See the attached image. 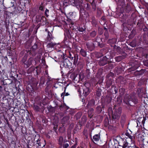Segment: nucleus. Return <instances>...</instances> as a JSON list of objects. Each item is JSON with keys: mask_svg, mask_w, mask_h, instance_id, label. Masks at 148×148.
Wrapping results in <instances>:
<instances>
[{"mask_svg": "<svg viewBox=\"0 0 148 148\" xmlns=\"http://www.w3.org/2000/svg\"><path fill=\"white\" fill-rule=\"evenodd\" d=\"M27 56L25 55L23 58L22 60V62L23 63L27 61Z\"/></svg>", "mask_w": 148, "mask_h": 148, "instance_id": "a18cd8bd", "label": "nucleus"}, {"mask_svg": "<svg viewBox=\"0 0 148 148\" xmlns=\"http://www.w3.org/2000/svg\"><path fill=\"white\" fill-rule=\"evenodd\" d=\"M69 146V143H66V142L64 143L62 145L63 148H68Z\"/></svg>", "mask_w": 148, "mask_h": 148, "instance_id": "c03bdc74", "label": "nucleus"}, {"mask_svg": "<svg viewBox=\"0 0 148 148\" xmlns=\"http://www.w3.org/2000/svg\"><path fill=\"white\" fill-rule=\"evenodd\" d=\"M53 37L51 33L49 31H48V36H47V40L49 41H51L53 39Z\"/></svg>", "mask_w": 148, "mask_h": 148, "instance_id": "5701e85b", "label": "nucleus"}, {"mask_svg": "<svg viewBox=\"0 0 148 148\" xmlns=\"http://www.w3.org/2000/svg\"><path fill=\"white\" fill-rule=\"evenodd\" d=\"M29 82V84L32 87L36 86L38 84V83L36 81V79L33 77L31 78Z\"/></svg>", "mask_w": 148, "mask_h": 148, "instance_id": "dca6fc26", "label": "nucleus"}, {"mask_svg": "<svg viewBox=\"0 0 148 148\" xmlns=\"http://www.w3.org/2000/svg\"><path fill=\"white\" fill-rule=\"evenodd\" d=\"M101 19L102 20H103L104 22L106 21V18L105 16H103L101 18Z\"/></svg>", "mask_w": 148, "mask_h": 148, "instance_id": "bf43d9fd", "label": "nucleus"}, {"mask_svg": "<svg viewBox=\"0 0 148 148\" xmlns=\"http://www.w3.org/2000/svg\"><path fill=\"white\" fill-rule=\"evenodd\" d=\"M68 142L65 139H64V138L62 136H60L58 139V144L60 146H62L63 144Z\"/></svg>", "mask_w": 148, "mask_h": 148, "instance_id": "9b49d317", "label": "nucleus"}, {"mask_svg": "<svg viewBox=\"0 0 148 148\" xmlns=\"http://www.w3.org/2000/svg\"><path fill=\"white\" fill-rule=\"evenodd\" d=\"M66 88L65 87V90H64V92L62 93L61 94V97H62L63 99V98L64 96H68L69 95V93H68V92H67V93L65 92V91H66Z\"/></svg>", "mask_w": 148, "mask_h": 148, "instance_id": "7c9ffc66", "label": "nucleus"}, {"mask_svg": "<svg viewBox=\"0 0 148 148\" xmlns=\"http://www.w3.org/2000/svg\"><path fill=\"white\" fill-rule=\"evenodd\" d=\"M131 10V8L130 6L129 5L127 4L126 6V10L127 12H128L129 11Z\"/></svg>", "mask_w": 148, "mask_h": 148, "instance_id": "37998d69", "label": "nucleus"}, {"mask_svg": "<svg viewBox=\"0 0 148 148\" xmlns=\"http://www.w3.org/2000/svg\"><path fill=\"white\" fill-rule=\"evenodd\" d=\"M86 4L87 5V7H86V9L87 10H89L90 9V8L88 7V6L89 5V4L88 3H87Z\"/></svg>", "mask_w": 148, "mask_h": 148, "instance_id": "052dcab7", "label": "nucleus"}, {"mask_svg": "<svg viewBox=\"0 0 148 148\" xmlns=\"http://www.w3.org/2000/svg\"><path fill=\"white\" fill-rule=\"evenodd\" d=\"M104 36L106 39H107L108 38L109 34L108 32L107 31H106L104 33Z\"/></svg>", "mask_w": 148, "mask_h": 148, "instance_id": "49530a36", "label": "nucleus"}, {"mask_svg": "<svg viewBox=\"0 0 148 148\" xmlns=\"http://www.w3.org/2000/svg\"><path fill=\"white\" fill-rule=\"evenodd\" d=\"M83 133L85 136H87V130H84Z\"/></svg>", "mask_w": 148, "mask_h": 148, "instance_id": "5fc2aeb1", "label": "nucleus"}, {"mask_svg": "<svg viewBox=\"0 0 148 148\" xmlns=\"http://www.w3.org/2000/svg\"><path fill=\"white\" fill-rule=\"evenodd\" d=\"M125 56H119L116 57V60L118 62L121 61L122 60L125 58Z\"/></svg>", "mask_w": 148, "mask_h": 148, "instance_id": "c9c22d12", "label": "nucleus"}, {"mask_svg": "<svg viewBox=\"0 0 148 148\" xmlns=\"http://www.w3.org/2000/svg\"><path fill=\"white\" fill-rule=\"evenodd\" d=\"M132 141V143L130 144V146H129L128 147H134L135 148H139L138 147H137L134 144L135 142H134V141L132 140V141Z\"/></svg>", "mask_w": 148, "mask_h": 148, "instance_id": "58836bf2", "label": "nucleus"}, {"mask_svg": "<svg viewBox=\"0 0 148 148\" xmlns=\"http://www.w3.org/2000/svg\"><path fill=\"white\" fill-rule=\"evenodd\" d=\"M56 45V43H53L52 42H51L48 44L47 47L48 48H53Z\"/></svg>", "mask_w": 148, "mask_h": 148, "instance_id": "2f4dec72", "label": "nucleus"}, {"mask_svg": "<svg viewBox=\"0 0 148 148\" xmlns=\"http://www.w3.org/2000/svg\"><path fill=\"white\" fill-rule=\"evenodd\" d=\"M118 136H116L115 138H113V141L112 142V144H114V145L113 146L114 147H117L118 148V145H119V140L117 139L118 138Z\"/></svg>", "mask_w": 148, "mask_h": 148, "instance_id": "f3484780", "label": "nucleus"}, {"mask_svg": "<svg viewBox=\"0 0 148 148\" xmlns=\"http://www.w3.org/2000/svg\"><path fill=\"white\" fill-rule=\"evenodd\" d=\"M135 35V34H132V32H131V33L130 35V36H132V37H133Z\"/></svg>", "mask_w": 148, "mask_h": 148, "instance_id": "0e129e2a", "label": "nucleus"}, {"mask_svg": "<svg viewBox=\"0 0 148 148\" xmlns=\"http://www.w3.org/2000/svg\"><path fill=\"white\" fill-rule=\"evenodd\" d=\"M127 144L126 143L124 145L122 146V148H128V147H127Z\"/></svg>", "mask_w": 148, "mask_h": 148, "instance_id": "680f3d73", "label": "nucleus"}, {"mask_svg": "<svg viewBox=\"0 0 148 148\" xmlns=\"http://www.w3.org/2000/svg\"><path fill=\"white\" fill-rule=\"evenodd\" d=\"M14 11H14H10V10H5L4 13V14H5L7 15H9L11 14H16V12Z\"/></svg>", "mask_w": 148, "mask_h": 148, "instance_id": "393cba45", "label": "nucleus"}, {"mask_svg": "<svg viewBox=\"0 0 148 148\" xmlns=\"http://www.w3.org/2000/svg\"><path fill=\"white\" fill-rule=\"evenodd\" d=\"M143 30L144 32H147L148 31V29L146 26H144L143 28Z\"/></svg>", "mask_w": 148, "mask_h": 148, "instance_id": "4d7b16f0", "label": "nucleus"}, {"mask_svg": "<svg viewBox=\"0 0 148 148\" xmlns=\"http://www.w3.org/2000/svg\"><path fill=\"white\" fill-rule=\"evenodd\" d=\"M138 40L139 41V43L138 44V45H139L141 43V41H142V39H141L140 37V38H138Z\"/></svg>", "mask_w": 148, "mask_h": 148, "instance_id": "69168bd1", "label": "nucleus"}, {"mask_svg": "<svg viewBox=\"0 0 148 148\" xmlns=\"http://www.w3.org/2000/svg\"><path fill=\"white\" fill-rule=\"evenodd\" d=\"M81 119L82 121L84 122H86L87 120V118L85 116H83Z\"/></svg>", "mask_w": 148, "mask_h": 148, "instance_id": "09e8293b", "label": "nucleus"}, {"mask_svg": "<svg viewBox=\"0 0 148 148\" xmlns=\"http://www.w3.org/2000/svg\"><path fill=\"white\" fill-rule=\"evenodd\" d=\"M112 93L116 94L117 92L118 89L115 86H112Z\"/></svg>", "mask_w": 148, "mask_h": 148, "instance_id": "c756f323", "label": "nucleus"}, {"mask_svg": "<svg viewBox=\"0 0 148 148\" xmlns=\"http://www.w3.org/2000/svg\"><path fill=\"white\" fill-rule=\"evenodd\" d=\"M90 70L88 69H87L86 71V74L88 78L90 77Z\"/></svg>", "mask_w": 148, "mask_h": 148, "instance_id": "4c0bfd02", "label": "nucleus"}, {"mask_svg": "<svg viewBox=\"0 0 148 148\" xmlns=\"http://www.w3.org/2000/svg\"><path fill=\"white\" fill-rule=\"evenodd\" d=\"M34 110L36 112H39L40 108L38 106L34 105L33 107Z\"/></svg>", "mask_w": 148, "mask_h": 148, "instance_id": "f704fd0d", "label": "nucleus"}, {"mask_svg": "<svg viewBox=\"0 0 148 148\" xmlns=\"http://www.w3.org/2000/svg\"><path fill=\"white\" fill-rule=\"evenodd\" d=\"M97 34V31L95 30L91 31L89 32V36L91 38H94Z\"/></svg>", "mask_w": 148, "mask_h": 148, "instance_id": "412c9836", "label": "nucleus"}, {"mask_svg": "<svg viewBox=\"0 0 148 148\" xmlns=\"http://www.w3.org/2000/svg\"><path fill=\"white\" fill-rule=\"evenodd\" d=\"M37 48V46L36 45L34 44L32 47V49H34V50L36 49Z\"/></svg>", "mask_w": 148, "mask_h": 148, "instance_id": "13d9d810", "label": "nucleus"}, {"mask_svg": "<svg viewBox=\"0 0 148 148\" xmlns=\"http://www.w3.org/2000/svg\"><path fill=\"white\" fill-rule=\"evenodd\" d=\"M103 30L102 28L99 27L98 28V32L100 35L102 34L103 33Z\"/></svg>", "mask_w": 148, "mask_h": 148, "instance_id": "a19ab883", "label": "nucleus"}, {"mask_svg": "<svg viewBox=\"0 0 148 148\" xmlns=\"http://www.w3.org/2000/svg\"><path fill=\"white\" fill-rule=\"evenodd\" d=\"M111 111V108H110V107H109L108 108V111L109 114H110V113Z\"/></svg>", "mask_w": 148, "mask_h": 148, "instance_id": "338daca9", "label": "nucleus"}, {"mask_svg": "<svg viewBox=\"0 0 148 148\" xmlns=\"http://www.w3.org/2000/svg\"><path fill=\"white\" fill-rule=\"evenodd\" d=\"M80 54L83 57H86L87 55L86 51V50L83 48H81L80 51Z\"/></svg>", "mask_w": 148, "mask_h": 148, "instance_id": "aec40b11", "label": "nucleus"}, {"mask_svg": "<svg viewBox=\"0 0 148 148\" xmlns=\"http://www.w3.org/2000/svg\"><path fill=\"white\" fill-rule=\"evenodd\" d=\"M105 126L106 127H108L109 130H111V126L109 125V121L108 119H106L104 123Z\"/></svg>", "mask_w": 148, "mask_h": 148, "instance_id": "cd10ccee", "label": "nucleus"}, {"mask_svg": "<svg viewBox=\"0 0 148 148\" xmlns=\"http://www.w3.org/2000/svg\"><path fill=\"white\" fill-rule=\"evenodd\" d=\"M124 102L128 106H133L138 102V100L135 96H125L123 100Z\"/></svg>", "mask_w": 148, "mask_h": 148, "instance_id": "7ed1b4c3", "label": "nucleus"}, {"mask_svg": "<svg viewBox=\"0 0 148 148\" xmlns=\"http://www.w3.org/2000/svg\"><path fill=\"white\" fill-rule=\"evenodd\" d=\"M90 2L91 3L92 7V9L94 11L96 10V2H97V1H90Z\"/></svg>", "mask_w": 148, "mask_h": 148, "instance_id": "4be33fe9", "label": "nucleus"}, {"mask_svg": "<svg viewBox=\"0 0 148 148\" xmlns=\"http://www.w3.org/2000/svg\"><path fill=\"white\" fill-rule=\"evenodd\" d=\"M104 106L102 104L101 106H99L97 107L96 110L97 112L99 113H101L102 111V109H104Z\"/></svg>", "mask_w": 148, "mask_h": 148, "instance_id": "a211bd4d", "label": "nucleus"}, {"mask_svg": "<svg viewBox=\"0 0 148 148\" xmlns=\"http://www.w3.org/2000/svg\"><path fill=\"white\" fill-rule=\"evenodd\" d=\"M86 45L88 49L91 51H92L94 49L95 45L93 43L87 42L86 43Z\"/></svg>", "mask_w": 148, "mask_h": 148, "instance_id": "2eb2a0df", "label": "nucleus"}, {"mask_svg": "<svg viewBox=\"0 0 148 148\" xmlns=\"http://www.w3.org/2000/svg\"><path fill=\"white\" fill-rule=\"evenodd\" d=\"M40 21L42 23H44L46 24L47 22V21L45 17L43 16H42L41 18V20H40Z\"/></svg>", "mask_w": 148, "mask_h": 148, "instance_id": "473e14b6", "label": "nucleus"}, {"mask_svg": "<svg viewBox=\"0 0 148 148\" xmlns=\"http://www.w3.org/2000/svg\"><path fill=\"white\" fill-rule=\"evenodd\" d=\"M69 119V117L66 116L64 117L62 119V122L63 124L65 123V121H67Z\"/></svg>", "mask_w": 148, "mask_h": 148, "instance_id": "e433bc0d", "label": "nucleus"}, {"mask_svg": "<svg viewBox=\"0 0 148 148\" xmlns=\"http://www.w3.org/2000/svg\"><path fill=\"white\" fill-rule=\"evenodd\" d=\"M94 109L93 108H91L88 111V116L90 118H92L93 115Z\"/></svg>", "mask_w": 148, "mask_h": 148, "instance_id": "b1692460", "label": "nucleus"}, {"mask_svg": "<svg viewBox=\"0 0 148 148\" xmlns=\"http://www.w3.org/2000/svg\"><path fill=\"white\" fill-rule=\"evenodd\" d=\"M137 93L139 97H142V100H143L144 103H145V102L144 99L145 98L144 97L143 98V95H145V92L143 88L141 87L138 88L137 89Z\"/></svg>", "mask_w": 148, "mask_h": 148, "instance_id": "1a4fd4ad", "label": "nucleus"}, {"mask_svg": "<svg viewBox=\"0 0 148 148\" xmlns=\"http://www.w3.org/2000/svg\"><path fill=\"white\" fill-rule=\"evenodd\" d=\"M33 59L32 57L30 58L27 61L25 62L24 64V66L25 68L29 67L32 64V62L33 61Z\"/></svg>", "mask_w": 148, "mask_h": 148, "instance_id": "ddd939ff", "label": "nucleus"}, {"mask_svg": "<svg viewBox=\"0 0 148 148\" xmlns=\"http://www.w3.org/2000/svg\"><path fill=\"white\" fill-rule=\"evenodd\" d=\"M121 108L120 107L116 109L114 113L112 114V123H114V124L113 126H112V130L113 134L115 133L116 132V126L118 124L116 122L120 118L121 113Z\"/></svg>", "mask_w": 148, "mask_h": 148, "instance_id": "f257e3e1", "label": "nucleus"}, {"mask_svg": "<svg viewBox=\"0 0 148 148\" xmlns=\"http://www.w3.org/2000/svg\"><path fill=\"white\" fill-rule=\"evenodd\" d=\"M103 12L102 10L99 8H97V16L98 17H99L101 15Z\"/></svg>", "mask_w": 148, "mask_h": 148, "instance_id": "c85d7f7f", "label": "nucleus"}, {"mask_svg": "<svg viewBox=\"0 0 148 148\" xmlns=\"http://www.w3.org/2000/svg\"><path fill=\"white\" fill-rule=\"evenodd\" d=\"M125 134L127 136H128V137L131 139V141L132 140L133 138L132 136L130 135V134H129V133H125Z\"/></svg>", "mask_w": 148, "mask_h": 148, "instance_id": "3c124183", "label": "nucleus"}, {"mask_svg": "<svg viewBox=\"0 0 148 148\" xmlns=\"http://www.w3.org/2000/svg\"><path fill=\"white\" fill-rule=\"evenodd\" d=\"M118 140H119V146H121V145H124L125 144L127 143L128 144V143L126 142V140L124 138H122L119 136H118V138H117Z\"/></svg>", "mask_w": 148, "mask_h": 148, "instance_id": "f8f14e48", "label": "nucleus"}, {"mask_svg": "<svg viewBox=\"0 0 148 148\" xmlns=\"http://www.w3.org/2000/svg\"><path fill=\"white\" fill-rule=\"evenodd\" d=\"M44 8V6H43L42 4V3L39 8V9L41 10H43Z\"/></svg>", "mask_w": 148, "mask_h": 148, "instance_id": "8fccbe9b", "label": "nucleus"}, {"mask_svg": "<svg viewBox=\"0 0 148 148\" xmlns=\"http://www.w3.org/2000/svg\"><path fill=\"white\" fill-rule=\"evenodd\" d=\"M64 56L62 57L63 60L61 62V66L65 68H72L73 66H72V62H71L67 58H65V57Z\"/></svg>", "mask_w": 148, "mask_h": 148, "instance_id": "39448f33", "label": "nucleus"}, {"mask_svg": "<svg viewBox=\"0 0 148 148\" xmlns=\"http://www.w3.org/2000/svg\"><path fill=\"white\" fill-rule=\"evenodd\" d=\"M66 105L64 104H61L60 107V108L61 110H63V109H66Z\"/></svg>", "mask_w": 148, "mask_h": 148, "instance_id": "79ce46f5", "label": "nucleus"}, {"mask_svg": "<svg viewBox=\"0 0 148 148\" xmlns=\"http://www.w3.org/2000/svg\"><path fill=\"white\" fill-rule=\"evenodd\" d=\"M69 57L71 60H73V64L74 65H76L77 64L78 59L77 54L72 52H69Z\"/></svg>", "mask_w": 148, "mask_h": 148, "instance_id": "0eeeda50", "label": "nucleus"}, {"mask_svg": "<svg viewBox=\"0 0 148 148\" xmlns=\"http://www.w3.org/2000/svg\"><path fill=\"white\" fill-rule=\"evenodd\" d=\"M110 76V74H108V75L107 76V82L106 86V88H107V91L108 94V96H107L106 97V98H108V99L107 102L110 105V102L111 101L110 89V88H109L111 85V82L110 81V78H109Z\"/></svg>", "mask_w": 148, "mask_h": 148, "instance_id": "20e7f679", "label": "nucleus"}, {"mask_svg": "<svg viewBox=\"0 0 148 148\" xmlns=\"http://www.w3.org/2000/svg\"><path fill=\"white\" fill-rule=\"evenodd\" d=\"M130 45L132 47H136L137 45H138V44L136 43L135 40H133L132 42L130 43Z\"/></svg>", "mask_w": 148, "mask_h": 148, "instance_id": "a878e982", "label": "nucleus"}, {"mask_svg": "<svg viewBox=\"0 0 148 148\" xmlns=\"http://www.w3.org/2000/svg\"><path fill=\"white\" fill-rule=\"evenodd\" d=\"M49 10H48L46 9L45 12V15L47 17H48V14H49Z\"/></svg>", "mask_w": 148, "mask_h": 148, "instance_id": "864d4df0", "label": "nucleus"}, {"mask_svg": "<svg viewBox=\"0 0 148 148\" xmlns=\"http://www.w3.org/2000/svg\"><path fill=\"white\" fill-rule=\"evenodd\" d=\"M90 92V90L88 87L84 86L83 88V95L86 97Z\"/></svg>", "mask_w": 148, "mask_h": 148, "instance_id": "4468645a", "label": "nucleus"}, {"mask_svg": "<svg viewBox=\"0 0 148 148\" xmlns=\"http://www.w3.org/2000/svg\"><path fill=\"white\" fill-rule=\"evenodd\" d=\"M125 121V116L122 115L121 117V122L122 123H124Z\"/></svg>", "mask_w": 148, "mask_h": 148, "instance_id": "ea45409f", "label": "nucleus"}, {"mask_svg": "<svg viewBox=\"0 0 148 148\" xmlns=\"http://www.w3.org/2000/svg\"><path fill=\"white\" fill-rule=\"evenodd\" d=\"M34 140L36 142V145L37 148H43L42 147H44L45 146V145L42 144L39 135H35Z\"/></svg>", "mask_w": 148, "mask_h": 148, "instance_id": "6e6552de", "label": "nucleus"}, {"mask_svg": "<svg viewBox=\"0 0 148 148\" xmlns=\"http://www.w3.org/2000/svg\"><path fill=\"white\" fill-rule=\"evenodd\" d=\"M97 95L99 97L100 96L101 93L99 92H97Z\"/></svg>", "mask_w": 148, "mask_h": 148, "instance_id": "774afa93", "label": "nucleus"}, {"mask_svg": "<svg viewBox=\"0 0 148 148\" xmlns=\"http://www.w3.org/2000/svg\"><path fill=\"white\" fill-rule=\"evenodd\" d=\"M114 51H115V52H118L119 53L121 52V49L119 47H117L115 45L114 46Z\"/></svg>", "mask_w": 148, "mask_h": 148, "instance_id": "bb28decb", "label": "nucleus"}, {"mask_svg": "<svg viewBox=\"0 0 148 148\" xmlns=\"http://www.w3.org/2000/svg\"><path fill=\"white\" fill-rule=\"evenodd\" d=\"M143 63L144 65L148 67V60H146L144 61Z\"/></svg>", "mask_w": 148, "mask_h": 148, "instance_id": "6e6d98bb", "label": "nucleus"}, {"mask_svg": "<svg viewBox=\"0 0 148 148\" xmlns=\"http://www.w3.org/2000/svg\"><path fill=\"white\" fill-rule=\"evenodd\" d=\"M20 25L21 26H23L24 25V22L21 21L20 22Z\"/></svg>", "mask_w": 148, "mask_h": 148, "instance_id": "e2e57ef3", "label": "nucleus"}, {"mask_svg": "<svg viewBox=\"0 0 148 148\" xmlns=\"http://www.w3.org/2000/svg\"><path fill=\"white\" fill-rule=\"evenodd\" d=\"M45 79L43 77H41L40 78V82L42 84H44L45 83Z\"/></svg>", "mask_w": 148, "mask_h": 148, "instance_id": "de8ad7c7", "label": "nucleus"}, {"mask_svg": "<svg viewBox=\"0 0 148 148\" xmlns=\"http://www.w3.org/2000/svg\"><path fill=\"white\" fill-rule=\"evenodd\" d=\"M116 3L119 6H121L120 8H121L123 11L124 9L126 7V5L124 1H118L116 2Z\"/></svg>", "mask_w": 148, "mask_h": 148, "instance_id": "9d476101", "label": "nucleus"}, {"mask_svg": "<svg viewBox=\"0 0 148 148\" xmlns=\"http://www.w3.org/2000/svg\"><path fill=\"white\" fill-rule=\"evenodd\" d=\"M63 5L67 6L69 5H71L73 6H75L78 9H80L79 13H81L83 12L84 9L83 6V1H62Z\"/></svg>", "mask_w": 148, "mask_h": 148, "instance_id": "f03ea898", "label": "nucleus"}, {"mask_svg": "<svg viewBox=\"0 0 148 148\" xmlns=\"http://www.w3.org/2000/svg\"><path fill=\"white\" fill-rule=\"evenodd\" d=\"M86 28L84 26V27H83L82 26H80L79 27H78V30L80 32H83L84 31H85V30Z\"/></svg>", "mask_w": 148, "mask_h": 148, "instance_id": "72a5a7b5", "label": "nucleus"}, {"mask_svg": "<svg viewBox=\"0 0 148 148\" xmlns=\"http://www.w3.org/2000/svg\"><path fill=\"white\" fill-rule=\"evenodd\" d=\"M100 134H99L95 135L93 137V141L97 142L100 139Z\"/></svg>", "mask_w": 148, "mask_h": 148, "instance_id": "6ab92c4d", "label": "nucleus"}, {"mask_svg": "<svg viewBox=\"0 0 148 148\" xmlns=\"http://www.w3.org/2000/svg\"><path fill=\"white\" fill-rule=\"evenodd\" d=\"M144 73V71L143 70H141L140 71H138V74L139 75H142Z\"/></svg>", "mask_w": 148, "mask_h": 148, "instance_id": "603ef678", "label": "nucleus"}, {"mask_svg": "<svg viewBox=\"0 0 148 148\" xmlns=\"http://www.w3.org/2000/svg\"><path fill=\"white\" fill-rule=\"evenodd\" d=\"M111 56L106 55L101 58L99 62V64L100 66H103L109 62L108 60L111 59Z\"/></svg>", "mask_w": 148, "mask_h": 148, "instance_id": "423d86ee", "label": "nucleus"}]
</instances>
